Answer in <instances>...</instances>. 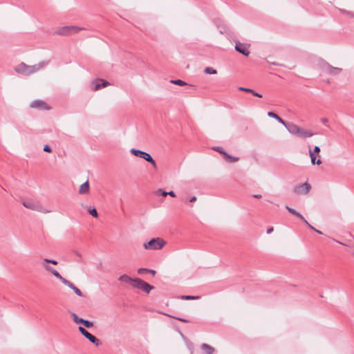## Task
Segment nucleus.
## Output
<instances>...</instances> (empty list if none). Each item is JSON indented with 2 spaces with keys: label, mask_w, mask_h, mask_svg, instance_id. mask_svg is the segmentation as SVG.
<instances>
[{
  "label": "nucleus",
  "mask_w": 354,
  "mask_h": 354,
  "mask_svg": "<svg viewBox=\"0 0 354 354\" xmlns=\"http://www.w3.org/2000/svg\"><path fill=\"white\" fill-rule=\"evenodd\" d=\"M48 64V62L42 61L37 64L30 66L27 65L24 62H21L15 67V71L17 73L20 74L21 75L29 76L39 71V70L47 66Z\"/></svg>",
  "instance_id": "1"
},
{
  "label": "nucleus",
  "mask_w": 354,
  "mask_h": 354,
  "mask_svg": "<svg viewBox=\"0 0 354 354\" xmlns=\"http://www.w3.org/2000/svg\"><path fill=\"white\" fill-rule=\"evenodd\" d=\"M23 205L29 209L37 211L43 214L52 212V210L46 209L38 201L32 199L25 200L22 202Z\"/></svg>",
  "instance_id": "2"
},
{
  "label": "nucleus",
  "mask_w": 354,
  "mask_h": 354,
  "mask_svg": "<svg viewBox=\"0 0 354 354\" xmlns=\"http://www.w3.org/2000/svg\"><path fill=\"white\" fill-rule=\"evenodd\" d=\"M165 244L166 241L158 237L152 239L148 242L144 243L143 247L145 250H156L162 249Z\"/></svg>",
  "instance_id": "3"
},
{
  "label": "nucleus",
  "mask_w": 354,
  "mask_h": 354,
  "mask_svg": "<svg viewBox=\"0 0 354 354\" xmlns=\"http://www.w3.org/2000/svg\"><path fill=\"white\" fill-rule=\"evenodd\" d=\"M318 66L324 73L331 75H339L342 70L341 68L332 66L328 62L324 60L319 61Z\"/></svg>",
  "instance_id": "4"
},
{
  "label": "nucleus",
  "mask_w": 354,
  "mask_h": 354,
  "mask_svg": "<svg viewBox=\"0 0 354 354\" xmlns=\"http://www.w3.org/2000/svg\"><path fill=\"white\" fill-rule=\"evenodd\" d=\"M83 28L75 26H66L57 28L55 31V34L58 35H71L77 33L79 31L83 30Z\"/></svg>",
  "instance_id": "5"
},
{
  "label": "nucleus",
  "mask_w": 354,
  "mask_h": 354,
  "mask_svg": "<svg viewBox=\"0 0 354 354\" xmlns=\"http://www.w3.org/2000/svg\"><path fill=\"white\" fill-rule=\"evenodd\" d=\"M48 263L57 265L58 262L55 260L44 259L41 262V265L46 271L51 272L56 278L61 281L63 277L57 270L50 266Z\"/></svg>",
  "instance_id": "6"
},
{
  "label": "nucleus",
  "mask_w": 354,
  "mask_h": 354,
  "mask_svg": "<svg viewBox=\"0 0 354 354\" xmlns=\"http://www.w3.org/2000/svg\"><path fill=\"white\" fill-rule=\"evenodd\" d=\"M133 287L140 289L147 293H149L154 288L153 286L149 284L140 278H136Z\"/></svg>",
  "instance_id": "7"
},
{
  "label": "nucleus",
  "mask_w": 354,
  "mask_h": 354,
  "mask_svg": "<svg viewBox=\"0 0 354 354\" xmlns=\"http://www.w3.org/2000/svg\"><path fill=\"white\" fill-rule=\"evenodd\" d=\"M310 189L311 185L306 182L295 186L293 189V192L297 195H306L310 192Z\"/></svg>",
  "instance_id": "8"
},
{
  "label": "nucleus",
  "mask_w": 354,
  "mask_h": 354,
  "mask_svg": "<svg viewBox=\"0 0 354 354\" xmlns=\"http://www.w3.org/2000/svg\"><path fill=\"white\" fill-rule=\"evenodd\" d=\"M78 330L80 333L84 336L87 339H88L91 343L94 344L96 346H99L101 344V342L99 339L95 337L94 335L88 333L84 328L82 326L78 327Z\"/></svg>",
  "instance_id": "9"
},
{
  "label": "nucleus",
  "mask_w": 354,
  "mask_h": 354,
  "mask_svg": "<svg viewBox=\"0 0 354 354\" xmlns=\"http://www.w3.org/2000/svg\"><path fill=\"white\" fill-rule=\"evenodd\" d=\"M71 316L75 324H82L86 328H91L93 326V322L88 320L80 318L75 313H71Z\"/></svg>",
  "instance_id": "10"
},
{
  "label": "nucleus",
  "mask_w": 354,
  "mask_h": 354,
  "mask_svg": "<svg viewBox=\"0 0 354 354\" xmlns=\"http://www.w3.org/2000/svg\"><path fill=\"white\" fill-rule=\"evenodd\" d=\"M91 85H92V90L96 91H98L100 89H102V88L110 85V84L109 82H107L104 80L97 79L91 82Z\"/></svg>",
  "instance_id": "11"
},
{
  "label": "nucleus",
  "mask_w": 354,
  "mask_h": 354,
  "mask_svg": "<svg viewBox=\"0 0 354 354\" xmlns=\"http://www.w3.org/2000/svg\"><path fill=\"white\" fill-rule=\"evenodd\" d=\"M249 47V44H243L238 41L236 43L235 49L236 51L243 54V55L248 56L250 54Z\"/></svg>",
  "instance_id": "12"
},
{
  "label": "nucleus",
  "mask_w": 354,
  "mask_h": 354,
  "mask_svg": "<svg viewBox=\"0 0 354 354\" xmlns=\"http://www.w3.org/2000/svg\"><path fill=\"white\" fill-rule=\"evenodd\" d=\"M61 281L66 286H67L68 287H69L71 289H72L75 293L80 296V297H82L83 296V293L82 292V291L78 288H77L72 282H71L70 281L67 280L65 278H62Z\"/></svg>",
  "instance_id": "13"
},
{
  "label": "nucleus",
  "mask_w": 354,
  "mask_h": 354,
  "mask_svg": "<svg viewBox=\"0 0 354 354\" xmlns=\"http://www.w3.org/2000/svg\"><path fill=\"white\" fill-rule=\"evenodd\" d=\"M31 108L39 109H49L50 107L43 100H35L30 104Z\"/></svg>",
  "instance_id": "14"
},
{
  "label": "nucleus",
  "mask_w": 354,
  "mask_h": 354,
  "mask_svg": "<svg viewBox=\"0 0 354 354\" xmlns=\"http://www.w3.org/2000/svg\"><path fill=\"white\" fill-rule=\"evenodd\" d=\"M283 126L288 129L289 133H290L291 134L295 135V136L297 135L298 131L299 129V126H297L293 123L287 124L286 122V125H283Z\"/></svg>",
  "instance_id": "15"
},
{
  "label": "nucleus",
  "mask_w": 354,
  "mask_h": 354,
  "mask_svg": "<svg viewBox=\"0 0 354 354\" xmlns=\"http://www.w3.org/2000/svg\"><path fill=\"white\" fill-rule=\"evenodd\" d=\"M313 135V133L310 131L299 127L297 136L302 138H306L311 137Z\"/></svg>",
  "instance_id": "16"
},
{
  "label": "nucleus",
  "mask_w": 354,
  "mask_h": 354,
  "mask_svg": "<svg viewBox=\"0 0 354 354\" xmlns=\"http://www.w3.org/2000/svg\"><path fill=\"white\" fill-rule=\"evenodd\" d=\"M317 153L312 152V149L310 147H309V156L310 158V161L313 165H319L322 164V160L319 158L317 160Z\"/></svg>",
  "instance_id": "17"
},
{
  "label": "nucleus",
  "mask_w": 354,
  "mask_h": 354,
  "mask_svg": "<svg viewBox=\"0 0 354 354\" xmlns=\"http://www.w3.org/2000/svg\"><path fill=\"white\" fill-rule=\"evenodd\" d=\"M118 280L120 281L121 282L129 283L133 286L136 279H133L128 276L127 274H122L118 278Z\"/></svg>",
  "instance_id": "18"
},
{
  "label": "nucleus",
  "mask_w": 354,
  "mask_h": 354,
  "mask_svg": "<svg viewBox=\"0 0 354 354\" xmlns=\"http://www.w3.org/2000/svg\"><path fill=\"white\" fill-rule=\"evenodd\" d=\"M201 348L205 354H213L215 352L214 347L205 343L202 344Z\"/></svg>",
  "instance_id": "19"
},
{
  "label": "nucleus",
  "mask_w": 354,
  "mask_h": 354,
  "mask_svg": "<svg viewBox=\"0 0 354 354\" xmlns=\"http://www.w3.org/2000/svg\"><path fill=\"white\" fill-rule=\"evenodd\" d=\"M80 194H86L89 192V184L88 182L86 181L80 187L79 191Z\"/></svg>",
  "instance_id": "20"
},
{
  "label": "nucleus",
  "mask_w": 354,
  "mask_h": 354,
  "mask_svg": "<svg viewBox=\"0 0 354 354\" xmlns=\"http://www.w3.org/2000/svg\"><path fill=\"white\" fill-rule=\"evenodd\" d=\"M219 153L223 154V156H224V158L228 161L229 162H237L239 160V158H236V157H234L232 156H230L229 154H227L225 151H219Z\"/></svg>",
  "instance_id": "21"
},
{
  "label": "nucleus",
  "mask_w": 354,
  "mask_h": 354,
  "mask_svg": "<svg viewBox=\"0 0 354 354\" xmlns=\"http://www.w3.org/2000/svg\"><path fill=\"white\" fill-rule=\"evenodd\" d=\"M130 152L135 156L139 157L142 159H144V158L145 157L146 153H147L145 151H141L139 149H136L134 148L131 149Z\"/></svg>",
  "instance_id": "22"
},
{
  "label": "nucleus",
  "mask_w": 354,
  "mask_h": 354,
  "mask_svg": "<svg viewBox=\"0 0 354 354\" xmlns=\"http://www.w3.org/2000/svg\"><path fill=\"white\" fill-rule=\"evenodd\" d=\"M130 152L135 156L139 157L142 159H144V158L145 157L146 153H147L145 151H141L139 149H136L134 148L131 149Z\"/></svg>",
  "instance_id": "23"
},
{
  "label": "nucleus",
  "mask_w": 354,
  "mask_h": 354,
  "mask_svg": "<svg viewBox=\"0 0 354 354\" xmlns=\"http://www.w3.org/2000/svg\"><path fill=\"white\" fill-rule=\"evenodd\" d=\"M286 209L290 213L292 214V215H295L297 217H298L299 218H300L301 221H305V218L300 214L298 212H297L295 209H294L293 208L286 205Z\"/></svg>",
  "instance_id": "24"
},
{
  "label": "nucleus",
  "mask_w": 354,
  "mask_h": 354,
  "mask_svg": "<svg viewBox=\"0 0 354 354\" xmlns=\"http://www.w3.org/2000/svg\"><path fill=\"white\" fill-rule=\"evenodd\" d=\"M144 160H145L146 161H147L148 162L151 164V165L153 166V167L155 169H157L158 167H157L156 162L149 153H147V152L146 153Z\"/></svg>",
  "instance_id": "25"
},
{
  "label": "nucleus",
  "mask_w": 354,
  "mask_h": 354,
  "mask_svg": "<svg viewBox=\"0 0 354 354\" xmlns=\"http://www.w3.org/2000/svg\"><path fill=\"white\" fill-rule=\"evenodd\" d=\"M268 115L270 118L276 119L279 122H280L283 125H286V122L282 120L277 114L274 112H268Z\"/></svg>",
  "instance_id": "26"
},
{
  "label": "nucleus",
  "mask_w": 354,
  "mask_h": 354,
  "mask_svg": "<svg viewBox=\"0 0 354 354\" xmlns=\"http://www.w3.org/2000/svg\"><path fill=\"white\" fill-rule=\"evenodd\" d=\"M87 210H88V212L92 216H93L94 218H97L98 217V214H97V212L96 210V209L95 207H88L87 208Z\"/></svg>",
  "instance_id": "27"
},
{
  "label": "nucleus",
  "mask_w": 354,
  "mask_h": 354,
  "mask_svg": "<svg viewBox=\"0 0 354 354\" xmlns=\"http://www.w3.org/2000/svg\"><path fill=\"white\" fill-rule=\"evenodd\" d=\"M170 82L171 84H176L178 86H181L187 85V83L181 80H172L170 81Z\"/></svg>",
  "instance_id": "28"
},
{
  "label": "nucleus",
  "mask_w": 354,
  "mask_h": 354,
  "mask_svg": "<svg viewBox=\"0 0 354 354\" xmlns=\"http://www.w3.org/2000/svg\"><path fill=\"white\" fill-rule=\"evenodd\" d=\"M204 72L206 74L215 75L217 73L216 70L214 69L212 67H206L204 70Z\"/></svg>",
  "instance_id": "29"
},
{
  "label": "nucleus",
  "mask_w": 354,
  "mask_h": 354,
  "mask_svg": "<svg viewBox=\"0 0 354 354\" xmlns=\"http://www.w3.org/2000/svg\"><path fill=\"white\" fill-rule=\"evenodd\" d=\"M181 299L183 300H195L198 299V296H189V295H183L181 297Z\"/></svg>",
  "instance_id": "30"
},
{
  "label": "nucleus",
  "mask_w": 354,
  "mask_h": 354,
  "mask_svg": "<svg viewBox=\"0 0 354 354\" xmlns=\"http://www.w3.org/2000/svg\"><path fill=\"white\" fill-rule=\"evenodd\" d=\"M238 89L241 91H244L246 93H253V90L251 88H244V87H239Z\"/></svg>",
  "instance_id": "31"
},
{
  "label": "nucleus",
  "mask_w": 354,
  "mask_h": 354,
  "mask_svg": "<svg viewBox=\"0 0 354 354\" xmlns=\"http://www.w3.org/2000/svg\"><path fill=\"white\" fill-rule=\"evenodd\" d=\"M149 271V269H147V268H139L138 270V273L139 274H143L145 273H148Z\"/></svg>",
  "instance_id": "32"
},
{
  "label": "nucleus",
  "mask_w": 354,
  "mask_h": 354,
  "mask_svg": "<svg viewBox=\"0 0 354 354\" xmlns=\"http://www.w3.org/2000/svg\"><path fill=\"white\" fill-rule=\"evenodd\" d=\"M157 193L162 196H167L168 195V192L164 191L163 189H159L158 191H157Z\"/></svg>",
  "instance_id": "33"
},
{
  "label": "nucleus",
  "mask_w": 354,
  "mask_h": 354,
  "mask_svg": "<svg viewBox=\"0 0 354 354\" xmlns=\"http://www.w3.org/2000/svg\"><path fill=\"white\" fill-rule=\"evenodd\" d=\"M312 152L317 153V156H319V153L320 152V148L318 146H315L314 147V149L312 150Z\"/></svg>",
  "instance_id": "34"
},
{
  "label": "nucleus",
  "mask_w": 354,
  "mask_h": 354,
  "mask_svg": "<svg viewBox=\"0 0 354 354\" xmlns=\"http://www.w3.org/2000/svg\"><path fill=\"white\" fill-rule=\"evenodd\" d=\"M44 151L48 153H50L52 151L50 147L48 145H44Z\"/></svg>",
  "instance_id": "35"
},
{
  "label": "nucleus",
  "mask_w": 354,
  "mask_h": 354,
  "mask_svg": "<svg viewBox=\"0 0 354 354\" xmlns=\"http://www.w3.org/2000/svg\"><path fill=\"white\" fill-rule=\"evenodd\" d=\"M170 317H172V316H170ZM173 318H174L176 319H178V320H179L180 322H185V323H187V322H189V320L183 319V318L176 317H173Z\"/></svg>",
  "instance_id": "36"
},
{
  "label": "nucleus",
  "mask_w": 354,
  "mask_h": 354,
  "mask_svg": "<svg viewBox=\"0 0 354 354\" xmlns=\"http://www.w3.org/2000/svg\"><path fill=\"white\" fill-rule=\"evenodd\" d=\"M304 222L310 227L311 230H316L313 226H312L306 219L304 221Z\"/></svg>",
  "instance_id": "37"
},
{
  "label": "nucleus",
  "mask_w": 354,
  "mask_h": 354,
  "mask_svg": "<svg viewBox=\"0 0 354 354\" xmlns=\"http://www.w3.org/2000/svg\"><path fill=\"white\" fill-rule=\"evenodd\" d=\"M252 94L254 95V96H256L257 97H262V95L259 93H257L255 91L253 90V93H252Z\"/></svg>",
  "instance_id": "38"
},
{
  "label": "nucleus",
  "mask_w": 354,
  "mask_h": 354,
  "mask_svg": "<svg viewBox=\"0 0 354 354\" xmlns=\"http://www.w3.org/2000/svg\"><path fill=\"white\" fill-rule=\"evenodd\" d=\"M168 195H169L170 196L174 197V198L176 196L175 192L173 191L169 192Z\"/></svg>",
  "instance_id": "39"
},
{
  "label": "nucleus",
  "mask_w": 354,
  "mask_h": 354,
  "mask_svg": "<svg viewBox=\"0 0 354 354\" xmlns=\"http://www.w3.org/2000/svg\"><path fill=\"white\" fill-rule=\"evenodd\" d=\"M196 196H192L190 199H189V202L191 203H194L196 201Z\"/></svg>",
  "instance_id": "40"
},
{
  "label": "nucleus",
  "mask_w": 354,
  "mask_h": 354,
  "mask_svg": "<svg viewBox=\"0 0 354 354\" xmlns=\"http://www.w3.org/2000/svg\"><path fill=\"white\" fill-rule=\"evenodd\" d=\"M273 230H274V228H273L272 227H270V228H268V229L267 230V233H268V234H270L271 232H273Z\"/></svg>",
  "instance_id": "41"
},
{
  "label": "nucleus",
  "mask_w": 354,
  "mask_h": 354,
  "mask_svg": "<svg viewBox=\"0 0 354 354\" xmlns=\"http://www.w3.org/2000/svg\"><path fill=\"white\" fill-rule=\"evenodd\" d=\"M253 196L254 198H261V194H254Z\"/></svg>",
  "instance_id": "42"
},
{
  "label": "nucleus",
  "mask_w": 354,
  "mask_h": 354,
  "mask_svg": "<svg viewBox=\"0 0 354 354\" xmlns=\"http://www.w3.org/2000/svg\"><path fill=\"white\" fill-rule=\"evenodd\" d=\"M148 273H151L153 275H154L156 273V272L153 270H149Z\"/></svg>",
  "instance_id": "43"
},
{
  "label": "nucleus",
  "mask_w": 354,
  "mask_h": 354,
  "mask_svg": "<svg viewBox=\"0 0 354 354\" xmlns=\"http://www.w3.org/2000/svg\"><path fill=\"white\" fill-rule=\"evenodd\" d=\"M322 122L323 123H326V122H328V119H327V118H322Z\"/></svg>",
  "instance_id": "44"
},
{
  "label": "nucleus",
  "mask_w": 354,
  "mask_h": 354,
  "mask_svg": "<svg viewBox=\"0 0 354 354\" xmlns=\"http://www.w3.org/2000/svg\"><path fill=\"white\" fill-rule=\"evenodd\" d=\"M214 149H215L216 151H218V152H219V151H223V150L221 148H220V147L215 148Z\"/></svg>",
  "instance_id": "45"
},
{
  "label": "nucleus",
  "mask_w": 354,
  "mask_h": 354,
  "mask_svg": "<svg viewBox=\"0 0 354 354\" xmlns=\"http://www.w3.org/2000/svg\"><path fill=\"white\" fill-rule=\"evenodd\" d=\"M315 232H316L317 233H318V234H322V232L321 231H319V230H317V229H316V230H315Z\"/></svg>",
  "instance_id": "46"
}]
</instances>
